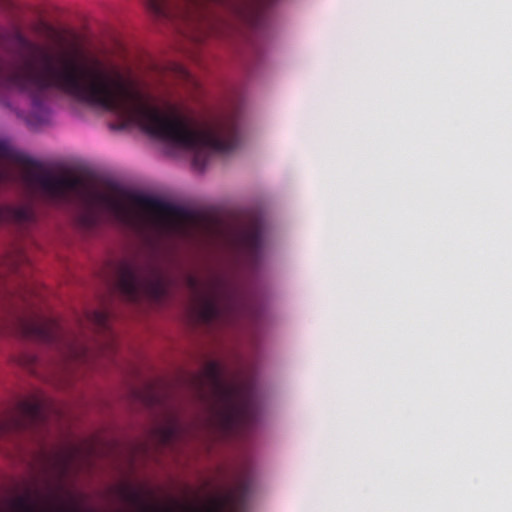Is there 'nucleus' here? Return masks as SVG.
Returning a JSON list of instances; mask_svg holds the SVG:
<instances>
[{
  "mask_svg": "<svg viewBox=\"0 0 512 512\" xmlns=\"http://www.w3.org/2000/svg\"><path fill=\"white\" fill-rule=\"evenodd\" d=\"M108 318L109 315L104 310H94L87 314L88 321L103 330L107 328Z\"/></svg>",
  "mask_w": 512,
  "mask_h": 512,
  "instance_id": "dca6fc26",
  "label": "nucleus"
},
{
  "mask_svg": "<svg viewBox=\"0 0 512 512\" xmlns=\"http://www.w3.org/2000/svg\"><path fill=\"white\" fill-rule=\"evenodd\" d=\"M33 110L35 112H39L42 114V116L40 117V121H44L46 119V116H47L46 107L41 100H39V99L33 100Z\"/></svg>",
  "mask_w": 512,
  "mask_h": 512,
  "instance_id": "aec40b11",
  "label": "nucleus"
},
{
  "mask_svg": "<svg viewBox=\"0 0 512 512\" xmlns=\"http://www.w3.org/2000/svg\"><path fill=\"white\" fill-rule=\"evenodd\" d=\"M187 284L193 293L194 312L205 325H233L240 319L255 316L251 296L233 281L217 277L201 283L189 275Z\"/></svg>",
  "mask_w": 512,
  "mask_h": 512,
  "instance_id": "20e7f679",
  "label": "nucleus"
},
{
  "mask_svg": "<svg viewBox=\"0 0 512 512\" xmlns=\"http://www.w3.org/2000/svg\"><path fill=\"white\" fill-rule=\"evenodd\" d=\"M180 436V425L173 421L160 430L161 441L165 445H170Z\"/></svg>",
  "mask_w": 512,
  "mask_h": 512,
  "instance_id": "2eb2a0df",
  "label": "nucleus"
},
{
  "mask_svg": "<svg viewBox=\"0 0 512 512\" xmlns=\"http://www.w3.org/2000/svg\"><path fill=\"white\" fill-rule=\"evenodd\" d=\"M251 479L242 476L236 486L224 494L211 497L202 505L182 504L177 501L171 506L148 503L141 491L129 486L120 489L121 499L132 506L135 512H243L249 498Z\"/></svg>",
  "mask_w": 512,
  "mask_h": 512,
  "instance_id": "423d86ee",
  "label": "nucleus"
},
{
  "mask_svg": "<svg viewBox=\"0 0 512 512\" xmlns=\"http://www.w3.org/2000/svg\"><path fill=\"white\" fill-rule=\"evenodd\" d=\"M79 220L84 227L92 228L97 224L98 217L94 211L87 210L80 216Z\"/></svg>",
  "mask_w": 512,
  "mask_h": 512,
  "instance_id": "6ab92c4d",
  "label": "nucleus"
},
{
  "mask_svg": "<svg viewBox=\"0 0 512 512\" xmlns=\"http://www.w3.org/2000/svg\"><path fill=\"white\" fill-rule=\"evenodd\" d=\"M18 182L57 200H66L70 194L81 196L87 191L81 177L54 175L41 162L15 151L7 142L0 140V184Z\"/></svg>",
  "mask_w": 512,
  "mask_h": 512,
  "instance_id": "39448f33",
  "label": "nucleus"
},
{
  "mask_svg": "<svg viewBox=\"0 0 512 512\" xmlns=\"http://www.w3.org/2000/svg\"><path fill=\"white\" fill-rule=\"evenodd\" d=\"M110 269L118 291L128 301L137 302L142 294L160 299L167 292L166 278L154 264L140 265L133 259H122Z\"/></svg>",
  "mask_w": 512,
  "mask_h": 512,
  "instance_id": "0eeeda50",
  "label": "nucleus"
},
{
  "mask_svg": "<svg viewBox=\"0 0 512 512\" xmlns=\"http://www.w3.org/2000/svg\"><path fill=\"white\" fill-rule=\"evenodd\" d=\"M191 9L197 10L201 13L204 11V6L208 3L225 4L226 0H186Z\"/></svg>",
  "mask_w": 512,
  "mask_h": 512,
  "instance_id": "a211bd4d",
  "label": "nucleus"
},
{
  "mask_svg": "<svg viewBox=\"0 0 512 512\" xmlns=\"http://www.w3.org/2000/svg\"><path fill=\"white\" fill-rule=\"evenodd\" d=\"M11 512H95L91 509H82L76 504L52 505L40 508L29 496L16 497L10 505Z\"/></svg>",
  "mask_w": 512,
  "mask_h": 512,
  "instance_id": "f8f14e48",
  "label": "nucleus"
},
{
  "mask_svg": "<svg viewBox=\"0 0 512 512\" xmlns=\"http://www.w3.org/2000/svg\"><path fill=\"white\" fill-rule=\"evenodd\" d=\"M20 327L25 337L55 345L67 361L84 363L89 358L88 347L65 331L56 319L36 315L22 319Z\"/></svg>",
  "mask_w": 512,
  "mask_h": 512,
  "instance_id": "6e6552de",
  "label": "nucleus"
},
{
  "mask_svg": "<svg viewBox=\"0 0 512 512\" xmlns=\"http://www.w3.org/2000/svg\"><path fill=\"white\" fill-rule=\"evenodd\" d=\"M262 243V231L256 225L244 231L240 236V256L249 269L258 266L262 256Z\"/></svg>",
  "mask_w": 512,
  "mask_h": 512,
  "instance_id": "9d476101",
  "label": "nucleus"
},
{
  "mask_svg": "<svg viewBox=\"0 0 512 512\" xmlns=\"http://www.w3.org/2000/svg\"><path fill=\"white\" fill-rule=\"evenodd\" d=\"M60 461H61V463H60V466H61L60 470H61L62 473H64L67 470V468H68V460L63 458Z\"/></svg>",
  "mask_w": 512,
  "mask_h": 512,
  "instance_id": "4be33fe9",
  "label": "nucleus"
},
{
  "mask_svg": "<svg viewBox=\"0 0 512 512\" xmlns=\"http://www.w3.org/2000/svg\"><path fill=\"white\" fill-rule=\"evenodd\" d=\"M148 10L159 18H170L171 11L166 0H145Z\"/></svg>",
  "mask_w": 512,
  "mask_h": 512,
  "instance_id": "4468645a",
  "label": "nucleus"
},
{
  "mask_svg": "<svg viewBox=\"0 0 512 512\" xmlns=\"http://www.w3.org/2000/svg\"><path fill=\"white\" fill-rule=\"evenodd\" d=\"M89 201L107 210L125 225L137 230L151 226L160 237L186 238L190 234L191 213L153 196L119 190L91 192Z\"/></svg>",
  "mask_w": 512,
  "mask_h": 512,
  "instance_id": "7ed1b4c3",
  "label": "nucleus"
},
{
  "mask_svg": "<svg viewBox=\"0 0 512 512\" xmlns=\"http://www.w3.org/2000/svg\"><path fill=\"white\" fill-rule=\"evenodd\" d=\"M0 7L8 10L12 8V2L11 0H0Z\"/></svg>",
  "mask_w": 512,
  "mask_h": 512,
  "instance_id": "412c9836",
  "label": "nucleus"
},
{
  "mask_svg": "<svg viewBox=\"0 0 512 512\" xmlns=\"http://www.w3.org/2000/svg\"><path fill=\"white\" fill-rule=\"evenodd\" d=\"M175 69L176 74L180 80L194 87L198 86V82L195 77L185 67L177 65Z\"/></svg>",
  "mask_w": 512,
  "mask_h": 512,
  "instance_id": "f3484780",
  "label": "nucleus"
},
{
  "mask_svg": "<svg viewBox=\"0 0 512 512\" xmlns=\"http://www.w3.org/2000/svg\"><path fill=\"white\" fill-rule=\"evenodd\" d=\"M33 220L34 212L29 206L0 205V222L28 223Z\"/></svg>",
  "mask_w": 512,
  "mask_h": 512,
  "instance_id": "ddd939ff",
  "label": "nucleus"
},
{
  "mask_svg": "<svg viewBox=\"0 0 512 512\" xmlns=\"http://www.w3.org/2000/svg\"><path fill=\"white\" fill-rule=\"evenodd\" d=\"M13 39L22 50L37 53L36 60L21 52V64L9 75L10 83L28 93L57 91L136 123L150 136L194 153L193 165L203 169L210 153H220V120L193 129L189 120L171 106L164 112L152 105L135 83L116 68L95 60L83 65L67 51L50 52L17 30Z\"/></svg>",
  "mask_w": 512,
  "mask_h": 512,
  "instance_id": "f257e3e1",
  "label": "nucleus"
},
{
  "mask_svg": "<svg viewBox=\"0 0 512 512\" xmlns=\"http://www.w3.org/2000/svg\"><path fill=\"white\" fill-rule=\"evenodd\" d=\"M50 408L52 404L42 395H33L29 399L20 400L5 417L0 419V435L6 436L44 424Z\"/></svg>",
  "mask_w": 512,
  "mask_h": 512,
  "instance_id": "1a4fd4ad",
  "label": "nucleus"
},
{
  "mask_svg": "<svg viewBox=\"0 0 512 512\" xmlns=\"http://www.w3.org/2000/svg\"><path fill=\"white\" fill-rule=\"evenodd\" d=\"M193 383L212 420L225 434H238L255 422L257 411L251 385L237 378L226 379L219 362H207L194 375Z\"/></svg>",
  "mask_w": 512,
  "mask_h": 512,
  "instance_id": "f03ea898",
  "label": "nucleus"
},
{
  "mask_svg": "<svg viewBox=\"0 0 512 512\" xmlns=\"http://www.w3.org/2000/svg\"><path fill=\"white\" fill-rule=\"evenodd\" d=\"M276 0H243L235 10L239 17L252 28H260L266 19L268 8Z\"/></svg>",
  "mask_w": 512,
  "mask_h": 512,
  "instance_id": "9b49d317",
  "label": "nucleus"
}]
</instances>
